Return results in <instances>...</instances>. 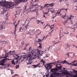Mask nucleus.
I'll return each instance as SVG.
<instances>
[{"mask_svg": "<svg viewBox=\"0 0 77 77\" xmlns=\"http://www.w3.org/2000/svg\"><path fill=\"white\" fill-rule=\"evenodd\" d=\"M0 5L2 6H3V7H7L9 5L10 6V9H12V8H14V6H15L16 5V4H13V3L12 2L9 3L8 2H6L5 1V2L1 3Z\"/></svg>", "mask_w": 77, "mask_h": 77, "instance_id": "1", "label": "nucleus"}, {"mask_svg": "<svg viewBox=\"0 0 77 77\" xmlns=\"http://www.w3.org/2000/svg\"><path fill=\"white\" fill-rule=\"evenodd\" d=\"M72 70L74 73H75L76 75L74 74L72 75L71 73L69 72V71H68V77H77V70H75L74 69H71Z\"/></svg>", "mask_w": 77, "mask_h": 77, "instance_id": "2", "label": "nucleus"}, {"mask_svg": "<svg viewBox=\"0 0 77 77\" xmlns=\"http://www.w3.org/2000/svg\"><path fill=\"white\" fill-rule=\"evenodd\" d=\"M54 64V63H49L46 64L45 65L46 67L45 68L47 69L48 72L49 71V69H51L52 68V66L51 65H53Z\"/></svg>", "mask_w": 77, "mask_h": 77, "instance_id": "3", "label": "nucleus"}, {"mask_svg": "<svg viewBox=\"0 0 77 77\" xmlns=\"http://www.w3.org/2000/svg\"><path fill=\"white\" fill-rule=\"evenodd\" d=\"M32 53H35V54L38 53L39 55H40V56H42V54H43V52H44V51H42V53L40 54V53H41V51L40 50H38V49H34L32 51Z\"/></svg>", "mask_w": 77, "mask_h": 77, "instance_id": "4", "label": "nucleus"}, {"mask_svg": "<svg viewBox=\"0 0 77 77\" xmlns=\"http://www.w3.org/2000/svg\"><path fill=\"white\" fill-rule=\"evenodd\" d=\"M33 55V53H31L30 54H29L28 57H29V61H30L31 60V57L33 56L32 57V59H35L36 58V55H34V56Z\"/></svg>", "mask_w": 77, "mask_h": 77, "instance_id": "5", "label": "nucleus"}, {"mask_svg": "<svg viewBox=\"0 0 77 77\" xmlns=\"http://www.w3.org/2000/svg\"><path fill=\"white\" fill-rule=\"evenodd\" d=\"M66 62H67L66 61V60H65L64 61H62L61 62H59V61H56L54 63H54L56 64V66L57 65V66L58 65H61V64L60 63H63V64L64 63H65Z\"/></svg>", "mask_w": 77, "mask_h": 77, "instance_id": "6", "label": "nucleus"}, {"mask_svg": "<svg viewBox=\"0 0 77 77\" xmlns=\"http://www.w3.org/2000/svg\"><path fill=\"white\" fill-rule=\"evenodd\" d=\"M13 54V56H14V57H15V59L17 60L18 58H19L20 57L18 56V55L16 54Z\"/></svg>", "mask_w": 77, "mask_h": 77, "instance_id": "7", "label": "nucleus"}, {"mask_svg": "<svg viewBox=\"0 0 77 77\" xmlns=\"http://www.w3.org/2000/svg\"><path fill=\"white\" fill-rule=\"evenodd\" d=\"M74 16H72V15H70V17L68 18V20H69V19H70V20L71 21V24H72H72H74L72 23V20H72L71 19V18H74Z\"/></svg>", "mask_w": 77, "mask_h": 77, "instance_id": "8", "label": "nucleus"}, {"mask_svg": "<svg viewBox=\"0 0 77 77\" xmlns=\"http://www.w3.org/2000/svg\"><path fill=\"white\" fill-rule=\"evenodd\" d=\"M20 21H19L18 22V23L16 24V25H15V23H16V21H15V22L14 23V26L15 27V31H14V33L15 35H16V29L17 28V25H18V24H19V22H20Z\"/></svg>", "mask_w": 77, "mask_h": 77, "instance_id": "9", "label": "nucleus"}, {"mask_svg": "<svg viewBox=\"0 0 77 77\" xmlns=\"http://www.w3.org/2000/svg\"><path fill=\"white\" fill-rule=\"evenodd\" d=\"M41 62H42L43 65L44 66H45V68L46 67V66L45 65V61L43 59H42L41 61Z\"/></svg>", "mask_w": 77, "mask_h": 77, "instance_id": "10", "label": "nucleus"}, {"mask_svg": "<svg viewBox=\"0 0 77 77\" xmlns=\"http://www.w3.org/2000/svg\"><path fill=\"white\" fill-rule=\"evenodd\" d=\"M41 62H42L43 65L44 66H45V68L46 67V66L45 65V61L43 59H42L41 61Z\"/></svg>", "mask_w": 77, "mask_h": 77, "instance_id": "11", "label": "nucleus"}, {"mask_svg": "<svg viewBox=\"0 0 77 77\" xmlns=\"http://www.w3.org/2000/svg\"><path fill=\"white\" fill-rule=\"evenodd\" d=\"M27 0H18V3H22V2H26Z\"/></svg>", "mask_w": 77, "mask_h": 77, "instance_id": "12", "label": "nucleus"}, {"mask_svg": "<svg viewBox=\"0 0 77 77\" xmlns=\"http://www.w3.org/2000/svg\"><path fill=\"white\" fill-rule=\"evenodd\" d=\"M0 29H3V23L0 22Z\"/></svg>", "mask_w": 77, "mask_h": 77, "instance_id": "13", "label": "nucleus"}, {"mask_svg": "<svg viewBox=\"0 0 77 77\" xmlns=\"http://www.w3.org/2000/svg\"><path fill=\"white\" fill-rule=\"evenodd\" d=\"M66 14L65 15H63L62 17H61V18H63L64 19H67L68 18V16L66 15Z\"/></svg>", "mask_w": 77, "mask_h": 77, "instance_id": "14", "label": "nucleus"}, {"mask_svg": "<svg viewBox=\"0 0 77 77\" xmlns=\"http://www.w3.org/2000/svg\"><path fill=\"white\" fill-rule=\"evenodd\" d=\"M25 58L24 57H20V60H21L22 62H23V61H24V60L25 59Z\"/></svg>", "mask_w": 77, "mask_h": 77, "instance_id": "15", "label": "nucleus"}, {"mask_svg": "<svg viewBox=\"0 0 77 77\" xmlns=\"http://www.w3.org/2000/svg\"><path fill=\"white\" fill-rule=\"evenodd\" d=\"M32 1L34 2L33 3V4H35V3H36V2H38V0H32Z\"/></svg>", "mask_w": 77, "mask_h": 77, "instance_id": "16", "label": "nucleus"}, {"mask_svg": "<svg viewBox=\"0 0 77 77\" xmlns=\"http://www.w3.org/2000/svg\"><path fill=\"white\" fill-rule=\"evenodd\" d=\"M38 44L39 45V46H38V48H41L42 44H41V43H39Z\"/></svg>", "mask_w": 77, "mask_h": 77, "instance_id": "17", "label": "nucleus"}, {"mask_svg": "<svg viewBox=\"0 0 77 77\" xmlns=\"http://www.w3.org/2000/svg\"><path fill=\"white\" fill-rule=\"evenodd\" d=\"M23 29H22V27H21L20 28V29H19V32H23Z\"/></svg>", "mask_w": 77, "mask_h": 77, "instance_id": "18", "label": "nucleus"}, {"mask_svg": "<svg viewBox=\"0 0 77 77\" xmlns=\"http://www.w3.org/2000/svg\"><path fill=\"white\" fill-rule=\"evenodd\" d=\"M49 6H54V3H52L50 4H49Z\"/></svg>", "mask_w": 77, "mask_h": 77, "instance_id": "19", "label": "nucleus"}, {"mask_svg": "<svg viewBox=\"0 0 77 77\" xmlns=\"http://www.w3.org/2000/svg\"><path fill=\"white\" fill-rule=\"evenodd\" d=\"M72 66H77V63L76 64H75V63L72 64Z\"/></svg>", "mask_w": 77, "mask_h": 77, "instance_id": "20", "label": "nucleus"}, {"mask_svg": "<svg viewBox=\"0 0 77 77\" xmlns=\"http://www.w3.org/2000/svg\"><path fill=\"white\" fill-rule=\"evenodd\" d=\"M37 67H38L39 68H40L41 67V65H40V63H39L37 65Z\"/></svg>", "mask_w": 77, "mask_h": 77, "instance_id": "21", "label": "nucleus"}, {"mask_svg": "<svg viewBox=\"0 0 77 77\" xmlns=\"http://www.w3.org/2000/svg\"><path fill=\"white\" fill-rule=\"evenodd\" d=\"M6 55H7V54H6L5 55V56L4 57H2V58H6V57H8V56H6Z\"/></svg>", "mask_w": 77, "mask_h": 77, "instance_id": "22", "label": "nucleus"}, {"mask_svg": "<svg viewBox=\"0 0 77 77\" xmlns=\"http://www.w3.org/2000/svg\"><path fill=\"white\" fill-rule=\"evenodd\" d=\"M48 5H49V4H46L45 5L44 7H47H47H49V5L48 6Z\"/></svg>", "mask_w": 77, "mask_h": 77, "instance_id": "23", "label": "nucleus"}, {"mask_svg": "<svg viewBox=\"0 0 77 77\" xmlns=\"http://www.w3.org/2000/svg\"><path fill=\"white\" fill-rule=\"evenodd\" d=\"M5 60H6V59H3V60H2V63H5Z\"/></svg>", "mask_w": 77, "mask_h": 77, "instance_id": "24", "label": "nucleus"}, {"mask_svg": "<svg viewBox=\"0 0 77 77\" xmlns=\"http://www.w3.org/2000/svg\"><path fill=\"white\" fill-rule=\"evenodd\" d=\"M11 62H12V64H14V65H15V62L14 61V60L13 61H12Z\"/></svg>", "mask_w": 77, "mask_h": 77, "instance_id": "25", "label": "nucleus"}, {"mask_svg": "<svg viewBox=\"0 0 77 77\" xmlns=\"http://www.w3.org/2000/svg\"><path fill=\"white\" fill-rule=\"evenodd\" d=\"M19 68V65H17L16 66V69H17V68Z\"/></svg>", "mask_w": 77, "mask_h": 77, "instance_id": "26", "label": "nucleus"}, {"mask_svg": "<svg viewBox=\"0 0 77 77\" xmlns=\"http://www.w3.org/2000/svg\"><path fill=\"white\" fill-rule=\"evenodd\" d=\"M1 65H2V66H4V65H5L4 64V63L2 62L1 63Z\"/></svg>", "mask_w": 77, "mask_h": 77, "instance_id": "27", "label": "nucleus"}, {"mask_svg": "<svg viewBox=\"0 0 77 77\" xmlns=\"http://www.w3.org/2000/svg\"><path fill=\"white\" fill-rule=\"evenodd\" d=\"M70 47H71V46L70 45H68V48L69 50V48H70Z\"/></svg>", "mask_w": 77, "mask_h": 77, "instance_id": "28", "label": "nucleus"}, {"mask_svg": "<svg viewBox=\"0 0 77 77\" xmlns=\"http://www.w3.org/2000/svg\"><path fill=\"white\" fill-rule=\"evenodd\" d=\"M54 27V26L53 25H51L50 27L51 29V30H52L53 29V27Z\"/></svg>", "mask_w": 77, "mask_h": 77, "instance_id": "29", "label": "nucleus"}, {"mask_svg": "<svg viewBox=\"0 0 77 77\" xmlns=\"http://www.w3.org/2000/svg\"><path fill=\"white\" fill-rule=\"evenodd\" d=\"M32 66H33V67H34V68H36V67H37V65H32Z\"/></svg>", "mask_w": 77, "mask_h": 77, "instance_id": "30", "label": "nucleus"}, {"mask_svg": "<svg viewBox=\"0 0 77 77\" xmlns=\"http://www.w3.org/2000/svg\"><path fill=\"white\" fill-rule=\"evenodd\" d=\"M24 43V41H22V42H21V44L23 45Z\"/></svg>", "mask_w": 77, "mask_h": 77, "instance_id": "31", "label": "nucleus"}, {"mask_svg": "<svg viewBox=\"0 0 77 77\" xmlns=\"http://www.w3.org/2000/svg\"><path fill=\"white\" fill-rule=\"evenodd\" d=\"M31 63H26V64L27 65H31Z\"/></svg>", "mask_w": 77, "mask_h": 77, "instance_id": "32", "label": "nucleus"}, {"mask_svg": "<svg viewBox=\"0 0 77 77\" xmlns=\"http://www.w3.org/2000/svg\"><path fill=\"white\" fill-rule=\"evenodd\" d=\"M15 51H10V52H9V53H12H12H15Z\"/></svg>", "mask_w": 77, "mask_h": 77, "instance_id": "33", "label": "nucleus"}, {"mask_svg": "<svg viewBox=\"0 0 77 77\" xmlns=\"http://www.w3.org/2000/svg\"><path fill=\"white\" fill-rule=\"evenodd\" d=\"M66 10V11H67V8L66 9H60V11H62V10Z\"/></svg>", "mask_w": 77, "mask_h": 77, "instance_id": "34", "label": "nucleus"}, {"mask_svg": "<svg viewBox=\"0 0 77 77\" xmlns=\"http://www.w3.org/2000/svg\"><path fill=\"white\" fill-rule=\"evenodd\" d=\"M11 70V73L12 74H13L14 73V72H13L14 71L12 70Z\"/></svg>", "mask_w": 77, "mask_h": 77, "instance_id": "35", "label": "nucleus"}, {"mask_svg": "<svg viewBox=\"0 0 77 77\" xmlns=\"http://www.w3.org/2000/svg\"><path fill=\"white\" fill-rule=\"evenodd\" d=\"M38 42H41V41H42V40L40 39H38Z\"/></svg>", "mask_w": 77, "mask_h": 77, "instance_id": "36", "label": "nucleus"}, {"mask_svg": "<svg viewBox=\"0 0 77 77\" xmlns=\"http://www.w3.org/2000/svg\"><path fill=\"white\" fill-rule=\"evenodd\" d=\"M33 11L36 12V9H35L33 10Z\"/></svg>", "mask_w": 77, "mask_h": 77, "instance_id": "37", "label": "nucleus"}, {"mask_svg": "<svg viewBox=\"0 0 77 77\" xmlns=\"http://www.w3.org/2000/svg\"><path fill=\"white\" fill-rule=\"evenodd\" d=\"M70 72L71 73V74H72V75H73V71H70Z\"/></svg>", "mask_w": 77, "mask_h": 77, "instance_id": "38", "label": "nucleus"}, {"mask_svg": "<svg viewBox=\"0 0 77 77\" xmlns=\"http://www.w3.org/2000/svg\"><path fill=\"white\" fill-rule=\"evenodd\" d=\"M17 60V62H16V63H18V61H19V60H18V59Z\"/></svg>", "mask_w": 77, "mask_h": 77, "instance_id": "39", "label": "nucleus"}, {"mask_svg": "<svg viewBox=\"0 0 77 77\" xmlns=\"http://www.w3.org/2000/svg\"><path fill=\"white\" fill-rule=\"evenodd\" d=\"M49 75V74H48V75L46 74V77H48Z\"/></svg>", "mask_w": 77, "mask_h": 77, "instance_id": "40", "label": "nucleus"}, {"mask_svg": "<svg viewBox=\"0 0 77 77\" xmlns=\"http://www.w3.org/2000/svg\"><path fill=\"white\" fill-rule=\"evenodd\" d=\"M27 6H25V9H27Z\"/></svg>", "mask_w": 77, "mask_h": 77, "instance_id": "41", "label": "nucleus"}, {"mask_svg": "<svg viewBox=\"0 0 77 77\" xmlns=\"http://www.w3.org/2000/svg\"><path fill=\"white\" fill-rule=\"evenodd\" d=\"M38 3H36V4L34 5V6H38Z\"/></svg>", "mask_w": 77, "mask_h": 77, "instance_id": "42", "label": "nucleus"}, {"mask_svg": "<svg viewBox=\"0 0 77 77\" xmlns=\"http://www.w3.org/2000/svg\"><path fill=\"white\" fill-rule=\"evenodd\" d=\"M72 63H68V64H69L70 65H72Z\"/></svg>", "mask_w": 77, "mask_h": 77, "instance_id": "43", "label": "nucleus"}, {"mask_svg": "<svg viewBox=\"0 0 77 77\" xmlns=\"http://www.w3.org/2000/svg\"><path fill=\"white\" fill-rule=\"evenodd\" d=\"M15 75H17V76H18V75H17V74H15V75H14V76H12V77H14V76H15Z\"/></svg>", "mask_w": 77, "mask_h": 77, "instance_id": "44", "label": "nucleus"}, {"mask_svg": "<svg viewBox=\"0 0 77 77\" xmlns=\"http://www.w3.org/2000/svg\"><path fill=\"white\" fill-rule=\"evenodd\" d=\"M75 60H74V61H73L72 62V63H75Z\"/></svg>", "mask_w": 77, "mask_h": 77, "instance_id": "45", "label": "nucleus"}, {"mask_svg": "<svg viewBox=\"0 0 77 77\" xmlns=\"http://www.w3.org/2000/svg\"><path fill=\"white\" fill-rule=\"evenodd\" d=\"M63 1H64V0H61L60 1V2H63Z\"/></svg>", "mask_w": 77, "mask_h": 77, "instance_id": "46", "label": "nucleus"}, {"mask_svg": "<svg viewBox=\"0 0 77 77\" xmlns=\"http://www.w3.org/2000/svg\"><path fill=\"white\" fill-rule=\"evenodd\" d=\"M50 11L51 12V13L54 12V11H51V10Z\"/></svg>", "mask_w": 77, "mask_h": 77, "instance_id": "47", "label": "nucleus"}, {"mask_svg": "<svg viewBox=\"0 0 77 77\" xmlns=\"http://www.w3.org/2000/svg\"><path fill=\"white\" fill-rule=\"evenodd\" d=\"M6 16L7 17H8V13L6 14Z\"/></svg>", "mask_w": 77, "mask_h": 77, "instance_id": "48", "label": "nucleus"}, {"mask_svg": "<svg viewBox=\"0 0 77 77\" xmlns=\"http://www.w3.org/2000/svg\"><path fill=\"white\" fill-rule=\"evenodd\" d=\"M31 49H32V47H30L29 48V50H31Z\"/></svg>", "mask_w": 77, "mask_h": 77, "instance_id": "49", "label": "nucleus"}, {"mask_svg": "<svg viewBox=\"0 0 77 77\" xmlns=\"http://www.w3.org/2000/svg\"><path fill=\"white\" fill-rule=\"evenodd\" d=\"M5 60H10V59H9V58L6 59Z\"/></svg>", "mask_w": 77, "mask_h": 77, "instance_id": "50", "label": "nucleus"}, {"mask_svg": "<svg viewBox=\"0 0 77 77\" xmlns=\"http://www.w3.org/2000/svg\"><path fill=\"white\" fill-rule=\"evenodd\" d=\"M58 43H59V42H58L55 43L54 44V45H55V44H58Z\"/></svg>", "mask_w": 77, "mask_h": 77, "instance_id": "51", "label": "nucleus"}, {"mask_svg": "<svg viewBox=\"0 0 77 77\" xmlns=\"http://www.w3.org/2000/svg\"><path fill=\"white\" fill-rule=\"evenodd\" d=\"M47 25H48V24H47V25L44 28V29H45L46 28V26H47Z\"/></svg>", "mask_w": 77, "mask_h": 77, "instance_id": "52", "label": "nucleus"}, {"mask_svg": "<svg viewBox=\"0 0 77 77\" xmlns=\"http://www.w3.org/2000/svg\"><path fill=\"white\" fill-rule=\"evenodd\" d=\"M27 68H30V66H28V67H27Z\"/></svg>", "mask_w": 77, "mask_h": 77, "instance_id": "53", "label": "nucleus"}, {"mask_svg": "<svg viewBox=\"0 0 77 77\" xmlns=\"http://www.w3.org/2000/svg\"><path fill=\"white\" fill-rule=\"evenodd\" d=\"M68 57H69V54H68Z\"/></svg>", "mask_w": 77, "mask_h": 77, "instance_id": "54", "label": "nucleus"}, {"mask_svg": "<svg viewBox=\"0 0 77 77\" xmlns=\"http://www.w3.org/2000/svg\"><path fill=\"white\" fill-rule=\"evenodd\" d=\"M74 2H76V3H77V0H76Z\"/></svg>", "mask_w": 77, "mask_h": 77, "instance_id": "55", "label": "nucleus"}, {"mask_svg": "<svg viewBox=\"0 0 77 77\" xmlns=\"http://www.w3.org/2000/svg\"><path fill=\"white\" fill-rule=\"evenodd\" d=\"M43 17H44L45 18V14H44L43 15Z\"/></svg>", "mask_w": 77, "mask_h": 77, "instance_id": "56", "label": "nucleus"}, {"mask_svg": "<svg viewBox=\"0 0 77 77\" xmlns=\"http://www.w3.org/2000/svg\"><path fill=\"white\" fill-rule=\"evenodd\" d=\"M38 23H39V22H41V21H40L39 20H38Z\"/></svg>", "mask_w": 77, "mask_h": 77, "instance_id": "57", "label": "nucleus"}, {"mask_svg": "<svg viewBox=\"0 0 77 77\" xmlns=\"http://www.w3.org/2000/svg\"><path fill=\"white\" fill-rule=\"evenodd\" d=\"M51 34V32H49V34Z\"/></svg>", "mask_w": 77, "mask_h": 77, "instance_id": "58", "label": "nucleus"}, {"mask_svg": "<svg viewBox=\"0 0 77 77\" xmlns=\"http://www.w3.org/2000/svg\"><path fill=\"white\" fill-rule=\"evenodd\" d=\"M44 7H42V9H44Z\"/></svg>", "mask_w": 77, "mask_h": 77, "instance_id": "59", "label": "nucleus"}, {"mask_svg": "<svg viewBox=\"0 0 77 77\" xmlns=\"http://www.w3.org/2000/svg\"><path fill=\"white\" fill-rule=\"evenodd\" d=\"M65 34H68V32L66 33V32H64Z\"/></svg>", "mask_w": 77, "mask_h": 77, "instance_id": "60", "label": "nucleus"}, {"mask_svg": "<svg viewBox=\"0 0 77 77\" xmlns=\"http://www.w3.org/2000/svg\"><path fill=\"white\" fill-rule=\"evenodd\" d=\"M42 9H43L42 8H41L40 10H42Z\"/></svg>", "mask_w": 77, "mask_h": 77, "instance_id": "61", "label": "nucleus"}, {"mask_svg": "<svg viewBox=\"0 0 77 77\" xmlns=\"http://www.w3.org/2000/svg\"><path fill=\"white\" fill-rule=\"evenodd\" d=\"M6 20H8V18H7L6 19Z\"/></svg>", "mask_w": 77, "mask_h": 77, "instance_id": "62", "label": "nucleus"}, {"mask_svg": "<svg viewBox=\"0 0 77 77\" xmlns=\"http://www.w3.org/2000/svg\"><path fill=\"white\" fill-rule=\"evenodd\" d=\"M26 48H25L23 49V50H25V49H26Z\"/></svg>", "mask_w": 77, "mask_h": 77, "instance_id": "63", "label": "nucleus"}, {"mask_svg": "<svg viewBox=\"0 0 77 77\" xmlns=\"http://www.w3.org/2000/svg\"><path fill=\"white\" fill-rule=\"evenodd\" d=\"M25 27H26V29H27V26H25Z\"/></svg>", "mask_w": 77, "mask_h": 77, "instance_id": "64", "label": "nucleus"}]
</instances>
